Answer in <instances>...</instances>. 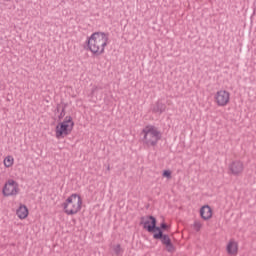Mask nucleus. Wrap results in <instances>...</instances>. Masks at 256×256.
<instances>
[{"label":"nucleus","instance_id":"f257e3e1","mask_svg":"<svg viewBox=\"0 0 256 256\" xmlns=\"http://www.w3.org/2000/svg\"><path fill=\"white\" fill-rule=\"evenodd\" d=\"M109 34L104 32H94L90 37L87 38L86 44L89 51L99 56L105 52V47L108 45Z\"/></svg>","mask_w":256,"mask_h":256},{"label":"nucleus","instance_id":"f03ea898","mask_svg":"<svg viewBox=\"0 0 256 256\" xmlns=\"http://www.w3.org/2000/svg\"><path fill=\"white\" fill-rule=\"evenodd\" d=\"M149 220H145V217H141L140 225H143L144 230L154 235L164 234L165 231L170 230V226L162 222L160 226H157V219L153 215L147 216Z\"/></svg>","mask_w":256,"mask_h":256},{"label":"nucleus","instance_id":"7ed1b4c3","mask_svg":"<svg viewBox=\"0 0 256 256\" xmlns=\"http://www.w3.org/2000/svg\"><path fill=\"white\" fill-rule=\"evenodd\" d=\"M82 205V197L77 193H73L65 200L62 207L66 215L74 216L81 211Z\"/></svg>","mask_w":256,"mask_h":256},{"label":"nucleus","instance_id":"20e7f679","mask_svg":"<svg viewBox=\"0 0 256 256\" xmlns=\"http://www.w3.org/2000/svg\"><path fill=\"white\" fill-rule=\"evenodd\" d=\"M75 122H73L72 116H65L63 122H58L55 128V137L57 139H63L70 135L74 129Z\"/></svg>","mask_w":256,"mask_h":256},{"label":"nucleus","instance_id":"39448f33","mask_svg":"<svg viewBox=\"0 0 256 256\" xmlns=\"http://www.w3.org/2000/svg\"><path fill=\"white\" fill-rule=\"evenodd\" d=\"M143 137V143L148 146H156L158 141L161 140L162 133L159 131L155 126H146L142 130Z\"/></svg>","mask_w":256,"mask_h":256},{"label":"nucleus","instance_id":"423d86ee","mask_svg":"<svg viewBox=\"0 0 256 256\" xmlns=\"http://www.w3.org/2000/svg\"><path fill=\"white\" fill-rule=\"evenodd\" d=\"M2 193L4 197L16 196L19 193V184L14 180L10 179L4 185L2 189Z\"/></svg>","mask_w":256,"mask_h":256},{"label":"nucleus","instance_id":"0eeeda50","mask_svg":"<svg viewBox=\"0 0 256 256\" xmlns=\"http://www.w3.org/2000/svg\"><path fill=\"white\" fill-rule=\"evenodd\" d=\"M153 239L161 241L162 245H165L168 253H175L176 248L168 234H153Z\"/></svg>","mask_w":256,"mask_h":256},{"label":"nucleus","instance_id":"6e6552de","mask_svg":"<svg viewBox=\"0 0 256 256\" xmlns=\"http://www.w3.org/2000/svg\"><path fill=\"white\" fill-rule=\"evenodd\" d=\"M244 170V165L240 160L232 161L228 166V173L233 176H239Z\"/></svg>","mask_w":256,"mask_h":256},{"label":"nucleus","instance_id":"1a4fd4ad","mask_svg":"<svg viewBox=\"0 0 256 256\" xmlns=\"http://www.w3.org/2000/svg\"><path fill=\"white\" fill-rule=\"evenodd\" d=\"M215 100L218 106L224 107L230 100V94L227 91H218L215 95Z\"/></svg>","mask_w":256,"mask_h":256},{"label":"nucleus","instance_id":"9d476101","mask_svg":"<svg viewBox=\"0 0 256 256\" xmlns=\"http://www.w3.org/2000/svg\"><path fill=\"white\" fill-rule=\"evenodd\" d=\"M200 216L204 221H208L212 217V209L209 205L202 206L200 209Z\"/></svg>","mask_w":256,"mask_h":256},{"label":"nucleus","instance_id":"9b49d317","mask_svg":"<svg viewBox=\"0 0 256 256\" xmlns=\"http://www.w3.org/2000/svg\"><path fill=\"white\" fill-rule=\"evenodd\" d=\"M16 215L20 220H25L29 216V209L26 205H20L16 211Z\"/></svg>","mask_w":256,"mask_h":256},{"label":"nucleus","instance_id":"f8f14e48","mask_svg":"<svg viewBox=\"0 0 256 256\" xmlns=\"http://www.w3.org/2000/svg\"><path fill=\"white\" fill-rule=\"evenodd\" d=\"M166 104H164V102H161L160 100L158 102H156V104H154L152 111L155 114H163L166 111Z\"/></svg>","mask_w":256,"mask_h":256},{"label":"nucleus","instance_id":"ddd939ff","mask_svg":"<svg viewBox=\"0 0 256 256\" xmlns=\"http://www.w3.org/2000/svg\"><path fill=\"white\" fill-rule=\"evenodd\" d=\"M226 249H227L228 255H237V253H238V244L235 241L231 240L227 244Z\"/></svg>","mask_w":256,"mask_h":256},{"label":"nucleus","instance_id":"4468645a","mask_svg":"<svg viewBox=\"0 0 256 256\" xmlns=\"http://www.w3.org/2000/svg\"><path fill=\"white\" fill-rule=\"evenodd\" d=\"M14 165V157L12 155H8L4 159V166L6 168H11Z\"/></svg>","mask_w":256,"mask_h":256},{"label":"nucleus","instance_id":"2eb2a0df","mask_svg":"<svg viewBox=\"0 0 256 256\" xmlns=\"http://www.w3.org/2000/svg\"><path fill=\"white\" fill-rule=\"evenodd\" d=\"M66 108H67V104H63L61 107L60 114L58 115L59 122H61L64 119V117L66 116Z\"/></svg>","mask_w":256,"mask_h":256},{"label":"nucleus","instance_id":"dca6fc26","mask_svg":"<svg viewBox=\"0 0 256 256\" xmlns=\"http://www.w3.org/2000/svg\"><path fill=\"white\" fill-rule=\"evenodd\" d=\"M163 177H164V178H167V179H171V178H172V172H171V170H169V169L164 170V171H163Z\"/></svg>","mask_w":256,"mask_h":256},{"label":"nucleus","instance_id":"f3484780","mask_svg":"<svg viewBox=\"0 0 256 256\" xmlns=\"http://www.w3.org/2000/svg\"><path fill=\"white\" fill-rule=\"evenodd\" d=\"M122 251H123V250H122L120 244L114 246V253H116V255H118V256L121 255Z\"/></svg>","mask_w":256,"mask_h":256},{"label":"nucleus","instance_id":"a211bd4d","mask_svg":"<svg viewBox=\"0 0 256 256\" xmlns=\"http://www.w3.org/2000/svg\"><path fill=\"white\" fill-rule=\"evenodd\" d=\"M202 228V224L199 221L194 222V229L196 232H199L200 229Z\"/></svg>","mask_w":256,"mask_h":256},{"label":"nucleus","instance_id":"6ab92c4d","mask_svg":"<svg viewBox=\"0 0 256 256\" xmlns=\"http://www.w3.org/2000/svg\"><path fill=\"white\" fill-rule=\"evenodd\" d=\"M61 104H57L56 108H55V113H60L61 112Z\"/></svg>","mask_w":256,"mask_h":256},{"label":"nucleus","instance_id":"aec40b11","mask_svg":"<svg viewBox=\"0 0 256 256\" xmlns=\"http://www.w3.org/2000/svg\"><path fill=\"white\" fill-rule=\"evenodd\" d=\"M97 90H98V87H94L91 92L95 93Z\"/></svg>","mask_w":256,"mask_h":256}]
</instances>
